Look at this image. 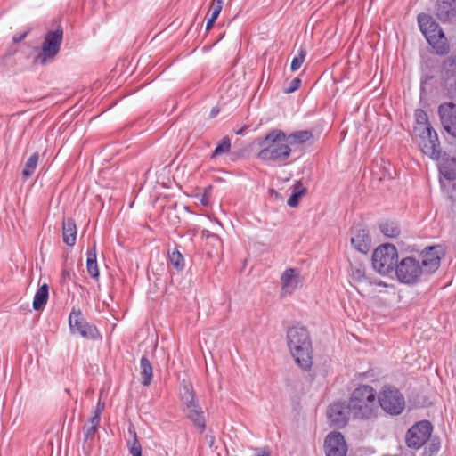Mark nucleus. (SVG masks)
<instances>
[{
	"label": "nucleus",
	"mask_w": 456,
	"mask_h": 456,
	"mask_svg": "<svg viewBox=\"0 0 456 456\" xmlns=\"http://www.w3.org/2000/svg\"><path fill=\"white\" fill-rule=\"evenodd\" d=\"M416 120L418 124L424 126L422 132V151L431 157L436 159L439 157V142L436 132L430 126L428 122V116L426 112L421 110L416 111Z\"/></svg>",
	"instance_id": "nucleus-9"
},
{
	"label": "nucleus",
	"mask_w": 456,
	"mask_h": 456,
	"mask_svg": "<svg viewBox=\"0 0 456 456\" xmlns=\"http://www.w3.org/2000/svg\"><path fill=\"white\" fill-rule=\"evenodd\" d=\"M28 33V31H25L23 33L14 35L12 37L13 43H19L21 40H23L27 37Z\"/></svg>",
	"instance_id": "nucleus-40"
},
{
	"label": "nucleus",
	"mask_w": 456,
	"mask_h": 456,
	"mask_svg": "<svg viewBox=\"0 0 456 456\" xmlns=\"http://www.w3.org/2000/svg\"><path fill=\"white\" fill-rule=\"evenodd\" d=\"M231 150V139L229 136H224L216 145L211 154V158H216L223 154L228 153Z\"/></svg>",
	"instance_id": "nucleus-29"
},
{
	"label": "nucleus",
	"mask_w": 456,
	"mask_h": 456,
	"mask_svg": "<svg viewBox=\"0 0 456 456\" xmlns=\"http://www.w3.org/2000/svg\"><path fill=\"white\" fill-rule=\"evenodd\" d=\"M306 192L305 187L301 182H297L292 187V193L289 198L287 203L289 207L295 208L298 205L300 198Z\"/></svg>",
	"instance_id": "nucleus-25"
},
{
	"label": "nucleus",
	"mask_w": 456,
	"mask_h": 456,
	"mask_svg": "<svg viewBox=\"0 0 456 456\" xmlns=\"http://www.w3.org/2000/svg\"><path fill=\"white\" fill-rule=\"evenodd\" d=\"M62 37L61 28L47 32L42 44V51L37 57V61L45 64L48 61L53 60L60 51Z\"/></svg>",
	"instance_id": "nucleus-10"
},
{
	"label": "nucleus",
	"mask_w": 456,
	"mask_h": 456,
	"mask_svg": "<svg viewBox=\"0 0 456 456\" xmlns=\"http://www.w3.org/2000/svg\"><path fill=\"white\" fill-rule=\"evenodd\" d=\"M380 231L388 238H396L400 234L399 226L394 222H386L381 224Z\"/></svg>",
	"instance_id": "nucleus-30"
},
{
	"label": "nucleus",
	"mask_w": 456,
	"mask_h": 456,
	"mask_svg": "<svg viewBox=\"0 0 456 456\" xmlns=\"http://www.w3.org/2000/svg\"><path fill=\"white\" fill-rule=\"evenodd\" d=\"M432 430L433 427L428 420L416 423L407 432V445L410 448L419 449L430 439Z\"/></svg>",
	"instance_id": "nucleus-12"
},
{
	"label": "nucleus",
	"mask_w": 456,
	"mask_h": 456,
	"mask_svg": "<svg viewBox=\"0 0 456 456\" xmlns=\"http://www.w3.org/2000/svg\"><path fill=\"white\" fill-rule=\"evenodd\" d=\"M253 456H271V452L266 448H256Z\"/></svg>",
	"instance_id": "nucleus-38"
},
{
	"label": "nucleus",
	"mask_w": 456,
	"mask_h": 456,
	"mask_svg": "<svg viewBox=\"0 0 456 456\" xmlns=\"http://www.w3.org/2000/svg\"><path fill=\"white\" fill-rule=\"evenodd\" d=\"M438 114L444 130L456 138V104L445 102L438 107Z\"/></svg>",
	"instance_id": "nucleus-14"
},
{
	"label": "nucleus",
	"mask_w": 456,
	"mask_h": 456,
	"mask_svg": "<svg viewBox=\"0 0 456 456\" xmlns=\"http://www.w3.org/2000/svg\"><path fill=\"white\" fill-rule=\"evenodd\" d=\"M300 272L296 268H289L281 277V296L290 295L301 284Z\"/></svg>",
	"instance_id": "nucleus-16"
},
{
	"label": "nucleus",
	"mask_w": 456,
	"mask_h": 456,
	"mask_svg": "<svg viewBox=\"0 0 456 456\" xmlns=\"http://www.w3.org/2000/svg\"><path fill=\"white\" fill-rule=\"evenodd\" d=\"M104 406H105L104 403H102L99 400L97 404H96L95 410H94V414H97L98 416H101L102 412L104 410Z\"/></svg>",
	"instance_id": "nucleus-42"
},
{
	"label": "nucleus",
	"mask_w": 456,
	"mask_h": 456,
	"mask_svg": "<svg viewBox=\"0 0 456 456\" xmlns=\"http://www.w3.org/2000/svg\"><path fill=\"white\" fill-rule=\"evenodd\" d=\"M219 113V109L213 108L210 111V118H215Z\"/></svg>",
	"instance_id": "nucleus-44"
},
{
	"label": "nucleus",
	"mask_w": 456,
	"mask_h": 456,
	"mask_svg": "<svg viewBox=\"0 0 456 456\" xmlns=\"http://www.w3.org/2000/svg\"><path fill=\"white\" fill-rule=\"evenodd\" d=\"M305 56L306 51L303 48H300L298 51V55L295 56L291 61L290 69L292 71H297L299 69L305 60Z\"/></svg>",
	"instance_id": "nucleus-33"
},
{
	"label": "nucleus",
	"mask_w": 456,
	"mask_h": 456,
	"mask_svg": "<svg viewBox=\"0 0 456 456\" xmlns=\"http://www.w3.org/2000/svg\"><path fill=\"white\" fill-rule=\"evenodd\" d=\"M201 202H202L204 205H207V201H205V200H204V199L201 200Z\"/></svg>",
	"instance_id": "nucleus-48"
},
{
	"label": "nucleus",
	"mask_w": 456,
	"mask_h": 456,
	"mask_svg": "<svg viewBox=\"0 0 456 456\" xmlns=\"http://www.w3.org/2000/svg\"><path fill=\"white\" fill-rule=\"evenodd\" d=\"M38 153L35 152L33 153L26 161L25 167L22 171V175L25 177H30L32 174L34 173L37 163H38Z\"/></svg>",
	"instance_id": "nucleus-32"
},
{
	"label": "nucleus",
	"mask_w": 456,
	"mask_h": 456,
	"mask_svg": "<svg viewBox=\"0 0 456 456\" xmlns=\"http://www.w3.org/2000/svg\"><path fill=\"white\" fill-rule=\"evenodd\" d=\"M441 77L450 90L456 92V57H448L443 61Z\"/></svg>",
	"instance_id": "nucleus-17"
},
{
	"label": "nucleus",
	"mask_w": 456,
	"mask_h": 456,
	"mask_svg": "<svg viewBox=\"0 0 456 456\" xmlns=\"http://www.w3.org/2000/svg\"><path fill=\"white\" fill-rule=\"evenodd\" d=\"M140 369L142 384L143 386H149L152 379V367L145 355H143L140 360Z\"/></svg>",
	"instance_id": "nucleus-24"
},
{
	"label": "nucleus",
	"mask_w": 456,
	"mask_h": 456,
	"mask_svg": "<svg viewBox=\"0 0 456 456\" xmlns=\"http://www.w3.org/2000/svg\"><path fill=\"white\" fill-rule=\"evenodd\" d=\"M212 2L214 3H219V4H222L224 3V0H213Z\"/></svg>",
	"instance_id": "nucleus-46"
},
{
	"label": "nucleus",
	"mask_w": 456,
	"mask_h": 456,
	"mask_svg": "<svg viewBox=\"0 0 456 456\" xmlns=\"http://www.w3.org/2000/svg\"><path fill=\"white\" fill-rule=\"evenodd\" d=\"M397 259L396 248L391 244H384L374 250L372 266L379 273L386 275L395 270Z\"/></svg>",
	"instance_id": "nucleus-7"
},
{
	"label": "nucleus",
	"mask_w": 456,
	"mask_h": 456,
	"mask_svg": "<svg viewBox=\"0 0 456 456\" xmlns=\"http://www.w3.org/2000/svg\"><path fill=\"white\" fill-rule=\"evenodd\" d=\"M208 238L210 239L212 242H214L215 244L218 245L219 247H222V241L216 234L210 233L208 235Z\"/></svg>",
	"instance_id": "nucleus-41"
},
{
	"label": "nucleus",
	"mask_w": 456,
	"mask_h": 456,
	"mask_svg": "<svg viewBox=\"0 0 456 456\" xmlns=\"http://www.w3.org/2000/svg\"><path fill=\"white\" fill-rule=\"evenodd\" d=\"M323 447L326 456H346L347 444L340 432L329 433L325 437Z\"/></svg>",
	"instance_id": "nucleus-13"
},
{
	"label": "nucleus",
	"mask_w": 456,
	"mask_h": 456,
	"mask_svg": "<svg viewBox=\"0 0 456 456\" xmlns=\"http://www.w3.org/2000/svg\"><path fill=\"white\" fill-rule=\"evenodd\" d=\"M216 20V19H214L213 17H210V18L208 19V22H207V25H206V29H207V30H209V29L212 28V26H213V24L215 23Z\"/></svg>",
	"instance_id": "nucleus-43"
},
{
	"label": "nucleus",
	"mask_w": 456,
	"mask_h": 456,
	"mask_svg": "<svg viewBox=\"0 0 456 456\" xmlns=\"http://www.w3.org/2000/svg\"><path fill=\"white\" fill-rule=\"evenodd\" d=\"M86 269L88 274L95 279L99 276V269L96 259V243L94 242V245L91 248L87 250V261H86Z\"/></svg>",
	"instance_id": "nucleus-22"
},
{
	"label": "nucleus",
	"mask_w": 456,
	"mask_h": 456,
	"mask_svg": "<svg viewBox=\"0 0 456 456\" xmlns=\"http://www.w3.org/2000/svg\"><path fill=\"white\" fill-rule=\"evenodd\" d=\"M452 12V10L451 7V4L446 1H443L436 4V14L437 18L442 21L448 20L450 19Z\"/></svg>",
	"instance_id": "nucleus-28"
},
{
	"label": "nucleus",
	"mask_w": 456,
	"mask_h": 456,
	"mask_svg": "<svg viewBox=\"0 0 456 456\" xmlns=\"http://www.w3.org/2000/svg\"><path fill=\"white\" fill-rule=\"evenodd\" d=\"M313 137V134L308 130H301L291 133L289 134H286V141L289 143V147H293L295 145L303 144L304 142L309 141Z\"/></svg>",
	"instance_id": "nucleus-21"
},
{
	"label": "nucleus",
	"mask_w": 456,
	"mask_h": 456,
	"mask_svg": "<svg viewBox=\"0 0 456 456\" xmlns=\"http://www.w3.org/2000/svg\"><path fill=\"white\" fill-rule=\"evenodd\" d=\"M222 8H223L222 4L212 2L211 7H210L211 17H213L214 19H217V17L219 16L220 12L222 11Z\"/></svg>",
	"instance_id": "nucleus-36"
},
{
	"label": "nucleus",
	"mask_w": 456,
	"mask_h": 456,
	"mask_svg": "<svg viewBox=\"0 0 456 456\" xmlns=\"http://www.w3.org/2000/svg\"><path fill=\"white\" fill-rule=\"evenodd\" d=\"M444 249L441 246L426 248L419 258L407 256L397 263L395 274L399 281L405 284L417 282L424 274L435 273L440 266Z\"/></svg>",
	"instance_id": "nucleus-1"
},
{
	"label": "nucleus",
	"mask_w": 456,
	"mask_h": 456,
	"mask_svg": "<svg viewBox=\"0 0 456 456\" xmlns=\"http://www.w3.org/2000/svg\"><path fill=\"white\" fill-rule=\"evenodd\" d=\"M68 275H69V272L64 271V272H63V276H68Z\"/></svg>",
	"instance_id": "nucleus-47"
},
{
	"label": "nucleus",
	"mask_w": 456,
	"mask_h": 456,
	"mask_svg": "<svg viewBox=\"0 0 456 456\" xmlns=\"http://www.w3.org/2000/svg\"><path fill=\"white\" fill-rule=\"evenodd\" d=\"M97 428L91 426V425H86L84 427V433L86 439H93L94 437L95 433L97 432Z\"/></svg>",
	"instance_id": "nucleus-34"
},
{
	"label": "nucleus",
	"mask_w": 456,
	"mask_h": 456,
	"mask_svg": "<svg viewBox=\"0 0 456 456\" xmlns=\"http://www.w3.org/2000/svg\"><path fill=\"white\" fill-rule=\"evenodd\" d=\"M441 174L449 181L456 179V159H446L440 167Z\"/></svg>",
	"instance_id": "nucleus-26"
},
{
	"label": "nucleus",
	"mask_w": 456,
	"mask_h": 456,
	"mask_svg": "<svg viewBox=\"0 0 456 456\" xmlns=\"http://www.w3.org/2000/svg\"><path fill=\"white\" fill-rule=\"evenodd\" d=\"M418 23L427 41L436 49V53H446L449 50L447 38L434 19L430 15L421 13L418 16Z\"/></svg>",
	"instance_id": "nucleus-5"
},
{
	"label": "nucleus",
	"mask_w": 456,
	"mask_h": 456,
	"mask_svg": "<svg viewBox=\"0 0 456 456\" xmlns=\"http://www.w3.org/2000/svg\"><path fill=\"white\" fill-rule=\"evenodd\" d=\"M69 329L72 334H78L87 339H97L100 334L95 326L88 323L79 310L72 309L69 317Z\"/></svg>",
	"instance_id": "nucleus-11"
},
{
	"label": "nucleus",
	"mask_w": 456,
	"mask_h": 456,
	"mask_svg": "<svg viewBox=\"0 0 456 456\" xmlns=\"http://www.w3.org/2000/svg\"><path fill=\"white\" fill-rule=\"evenodd\" d=\"M301 85V79L298 77L294 78L291 82L289 87H287L284 92L287 94H290L295 92L299 88Z\"/></svg>",
	"instance_id": "nucleus-35"
},
{
	"label": "nucleus",
	"mask_w": 456,
	"mask_h": 456,
	"mask_svg": "<svg viewBox=\"0 0 456 456\" xmlns=\"http://www.w3.org/2000/svg\"><path fill=\"white\" fill-rule=\"evenodd\" d=\"M378 406L387 414L399 415L405 407V400L395 387L384 386L378 395Z\"/></svg>",
	"instance_id": "nucleus-8"
},
{
	"label": "nucleus",
	"mask_w": 456,
	"mask_h": 456,
	"mask_svg": "<svg viewBox=\"0 0 456 456\" xmlns=\"http://www.w3.org/2000/svg\"><path fill=\"white\" fill-rule=\"evenodd\" d=\"M288 346L295 362L303 370L313 365L312 342L306 329L294 326L287 332Z\"/></svg>",
	"instance_id": "nucleus-3"
},
{
	"label": "nucleus",
	"mask_w": 456,
	"mask_h": 456,
	"mask_svg": "<svg viewBox=\"0 0 456 456\" xmlns=\"http://www.w3.org/2000/svg\"><path fill=\"white\" fill-rule=\"evenodd\" d=\"M49 296V288L47 284H43L37 290L33 299V308L36 311L42 310L47 303Z\"/></svg>",
	"instance_id": "nucleus-23"
},
{
	"label": "nucleus",
	"mask_w": 456,
	"mask_h": 456,
	"mask_svg": "<svg viewBox=\"0 0 456 456\" xmlns=\"http://www.w3.org/2000/svg\"><path fill=\"white\" fill-rule=\"evenodd\" d=\"M180 395L184 414L200 432H203L206 427L204 412L195 398L191 384L184 383Z\"/></svg>",
	"instance_id": "nucleus-6"
},
{
	"label": "nucleus",
	"mask_w": 456,
	"mask_h": 456,
	"mask_svg": "<svg viewBox=\"0 0 456 456\" xmlns=\"http://www.w3.org/2000/svg\"><path fill=\"white\" fill-rule=\"evenodd\" d=\"M246 129H247V126H244V127H242V128H240V129H239V130L235 131V133H236L237 134H244V133H245Z\"/></svg>",
	"instance_id": "nucleus-45"
},
{
	"label": "nucleus",
	"mask_w": 456,
	"mask_h": 456,
	"mask_svg": "<svg viewBox=\"0 0 456 456\" xmlns=\"http://www.w3.org/2000/svg\"><path fill=\"white\" fill-rule=\"evenodd\" d=\"M348 404L349 411L354 419H370L379 411L376 392L368 385L356 387L351 394Z\"/></svg>",
	"instance_id": "nucleus-4"
},
{
	"label": "nucleus",
	"mask_w": 456,
	"mask_h": 456,
	"mask_svg": "<svg viewBox=\"0 0 456 456\" xmlns=\"http://www.w3.org/2000/svg\"><path fill=\"white\" fill-rule=\"evenodd\" d=\"M350 276L354 281H364L366 280L364 265L360 262L352 263Z\"/></svg>",
	"instance_id": "nucleus-27"
},
{
	"label": "nucleus",
	"mask_w": 456,
	"mask_h": 456,
	"mask_svg": "<svg viewBox=\"0 0 456 456\" xmlns=\"http://www.w3.org/2000/svg\"><path fill=\"white\" fill-rule=\"evenodd\" d=\"M351 244L361 253L366 254L370 249V239L367 231L361 226L354 227L352 231Z\"/></svg>",
	"instance_id": "nucleus-18"
},
{
	"label": "nucleus",
	"mask_w": 456,
	"mask_h": 456,
	"mask_svg": "<svg viewBox=\"0 0 456 456\" xmlns=\"http://www.w3.org/2000/svg\"><path fill=\"white\" fill-rule=\"evenodd\" d=\"M62 238L63 242L72 247L76 243L77 239V226L75 221L71 218H68L62 223Z\"/></svg>",
	"instance_id": "nucleus-19"
},
{
	"label": "nucleus",
	"mask_w": 456,
	"mask_h": 456,
	"mask_svg": "<svg viewBox=\"0 0 456 456\" xmlns=\"http://www.w3.org/2000/svg\"><path fill=\"white\" fill-rule=\"evenodd\" d=\"M128 437L126 438V446L132 456H142V447L137 438L134 426L130 423L128 426Z\"/></svg>",
	"instance_id": "nucleus-20"
},
{
	"label": "nucleus",
	"mask_w": 456,
	"mask_h": 456,
	"mask_svg": "<svg viewBox=\"0 0 456 456\" xmlns=\"http://www.w3.org/2000/svg\"><path fill=\"white\" fill-rule=\"evenodd\" d=\"M168 259L172 266L177 271H182L184 268V257L177 249L175 248L169 252Z\"/></svg>",
	"instance_id": "nucleus-31"
},
{
	"label": "nucleus",
	"mask_w": 456,
	"mask_h": 456,
	"mask_svg": "<svg viewBox=\"0 0 456 456\" xmlns=\"http://www.w3.org/2000/svg\"><path fill=\"white\" fill-rule=\"evenodd\" d=\"M439 449L440 442L436 438L431 439V443L428 447L429 454L433 455L434 453H436L439 451Z\"/></svg>",
	"instance_id": "nucleus-37"
},
{
	"label": "nucleus",
	"mask_w": 456,
	"mask_h": 456,
	"mask_svg": "<svg viewBox=\"0 0 456 456\" xmlns=\"http://www.w3.org/2000/svg\"><path fill=\"white\" fill-rule=\"evenodd\" d=\"M261 150L257 158L263 161H270L280 166L284 165L292 152L286 141V134L279 129H273L258 142Z\"/></svg>",
	"instance_id": "nucleus-2"
},
{
	"label": "nucleus",
	"mask_w": 456,
	"mask_h": 456,
	"mask_svg": "<svg viewBox=\"0 0 456 456\" xmlns=\"http://www.w3.org/2000/svg\"><path fill=\"white\" fill-rule=\"evenodd\" d=\"M349 415V404L346 405L342 403H335L330 405L327 411V416L330 425L337 428L344 427L348 420Z\"/></svg>",
	"instance_id": "nucleus-15"
},
{
	"label": "nucleus",
	"mask_w": 456,
	"mask_h": 456,
	"mask_svg": "<svg viewBox=\"0 0 456 456\" xmlns=\"http://www.w3.org/2000/svg\"><path fill=\"white\" fill-rule=\"evenodd\" d=\"M100 419L101 416H98L97 414H94V416L89 420V425L94 426L98 428L100 425Z\"/></svg>",
	"instance_id": "nucleus-39"
}]
</instances>
